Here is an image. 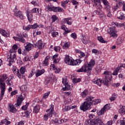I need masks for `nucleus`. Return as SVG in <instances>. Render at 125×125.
I'll return each instance as SVG.
<instances>
[{
  "label": "nucleus",
  "instance_id": "1",
  "mask_svg": "<svg viewBox=\"0 0 125 125\" xmlns=\"http://www.w3.org/2000/svg\"><path fill=\"white\" fill-rule=\"evenodd\" d=\"M25 97H26V96H23L22 94H21L17 100V103H16L14 105H13L12 104H8V111L11 112V113H16L17 112V109H16L15 107H19L20 105L22 104V102H23V100L25 99Z\"/></svg>",
  "mask_w": 125,
  "mask_h": 125
},
{
  "label": "nucleus",
  "instance_id": "2",
  "mask_svg": "<svg viewBox=\"0 0 125 125\" xmlns=\"http://www.w3.org/2000/svg\"><path fill=\"white\" fill-rule=\"evenodd\" d=\"M7 61L9 62L8 66H11L16 61V54L15 52H12V50H10L9 53L8 54Z\"/></svg>",
  "mask_w": 125,
  "mask_h": 125
},
{
  "label": "nucleus",
  "instance_id": "3",
  "mask_svg": "<svg viewBox=\"0 0 125 125\" xmlns=\"http://www.w3.org/2000/svg\"><path fill=\"white\" fill-rule=\"evenodd\" d=\"M103 75H105V77L103 79V83L105 85H108L110 83V81H113V76L109 71H105L104 72Z\"/></svg>",
  "mask_w": 125,
  "mask_h": 125
},
{
  "label": "nucleus",
  "instance_id": "4",
  "mask_svg": "<svg viewBox=\"0 0 125 125\" xmlns=\"http://www.w3.org/2000/svg\"><path fill=\"white\" fill-rule=\"evenodd\" d=\"M85 125H104V123L100 119L95 118L92 120H86Z\"/></svg>",
  "mask_w": 125,
  "mask_h": 125
},
{
  "label": "nucleus",
  "instance_id": "5",
  "mask_svg": "<svg viewBox=\"0 0 125 125\" xmlns=\"http://www.w3.org/2000/svg\"><path fill=\"white\" fill-rule=\"evenodd\" d=\"M92 70V67H90L88 65V63L86 62L81 68L77 69L76 72H78V73H83V72L84 73H88Z\"/></svg>",
  "mask_w": 125,
  "mask_h": 125
},
{
  "label": "nucleus",
  "instance_id": "6",
  "mask_svg": "<svg viewBox=\"0 0 125 125\" xmlns=\"http://www.w3.org/2000/svg\"><path fill=\"white\" fill-rule=\"evenodd\" d=\"M28 35L26 33H22V34H18L17 37H14L13 39L15 41L20 42H22V43H25L26 42V40L23 38H27Z\"/></svg>",
  "mask_w": 125,
  "mask_h": 125
},
{
  "label": "nucleus",
  "instance_id": "7",
  "mask_svg": "<svg viewBox=\"0 0 125 125\" xmlns=\"http://www.w3.org/2000/svg\"><path fill=\"white\" fill-rule=\"evenodd\" d=\"M47 11H53V12H62L63 9L60 7H54L53 5H47L46 7Z\"/></svg>",
  "mask_w": 125,
  "mask_h": 125
},
{
  "label": "nucleus",
  "instance_id": "8",
  "mask_svg": "<svg viewBox=\"0 0 125 125\" xmlns=\"http://www.w3.org/2000/svg\"><path fill=\"white\" fill-rule=\"evenodd\" d=\"M109 109H111V104H105L101 110H98L97 113L98 116H102V115H104L105 113H106V111H108Z\"/></svg>",
  "mask_w": 125,
  "mask_h": 125
},
{
  "label": "nucleus",
  "instance_id": "9",
  "mask_svg": "<svg viewBox=\"0 0 125 125\" xmlns=\"http://www.w3.org/2000/svg\"><path fill=\"white\" fill-rule=\"evenodd\" d=\"M5 83H4L3 80L1 79V77H0V89L1 90V95L0 98L2 99L3 95H4V92H5Z\"/></svg>",
  "mask_w": 125,
  "mask_h": 125
},
{
  "label": "nucleus",
  "instance_id": "10",
  "mask_svg": "<svg viewBox=\"0 0 125 125\" xmlns=\"http://www.w3.org/2000/svg\"><path fill=\"white\" fill-rule=\"evenodd\" d=\"M64 62L67 65H70V66H77L76 60L73 59V58L70 56L65 57Z\"/></svg>",
  "mask_w": 125,
  "mask_h": 125
},
{
  "label": "nucleus",
  "instance_id": "11",
  "mask_svg": "<svg viewBox=\"0 0 125 125\" xmlns=\"http://www.w3.org/2000/svg\"><path fill=\"white\" fill-rule=\"evenodd\" d=\"M91 105L88 104V103L84 102L82 104L80 105V110L83 111V112H85V111H87L90 108Z\"/></svg>",
  "mask_w": 125,
  "mask_h": 125
},
{
  "label": "nucleus",
  "instance_id": "12",
  "mask_svg": "<svg viewBox=\"0 0 125 125\" xmlns=\"http://www.w3.org/2000/svg\"><path fill=\"white\" fill-rule=\"evenodd\" d=\"M109 31H108V34L110 35L111 37L116 39L118 37V34H117V31L115 29L114 27H110L109 29Z\"/></svg>",
  "mask_w": 125,
  "mask_h": 125
},
{
  "label": "nucleus",
  "instance_id": "13",
  "mask_svg": "<svg viewBox=\"0 0 125 125\" xmlns=\"http://www.w3.org/2000/svg\"><path fill=\"white\" fill-rule=\"evenodd\" d=\"M34 45H35L36 47H38L39 49H43V47H44V45H45V43H43L42 40H40L38 41L37 42L34 43Z\"/></svg>",
  "mask_w": 125,
  "mask_h": 125
},
{
  "label": "nucleus",
  "instance_id": "14",
  "mask_svg": "<svg viewBox=\"0 0 125 125\" xmlns=\"http://www.w3.org/2000/svg\"><path fill=\"white\" fill-rule=\"evenodd\" d=\"M14 12H15V16H18L21 19L23 20V14H22V12L21 11H18L17 7H16L15 9H13Z\"/></svg>",
  "mask_w": 125,
  "mask_h": 125
},
{
  "label": "nucleus",
  "instance_id": "15",
  "mask_svg": "<svg viewBox=\"0 0 125 125\" xmlns=\"http://www.w3.org/2000/svg\"><path fill=\"white\" fill-rule=\"evenodd\" d=\"M46 112H49L47 115L49 116V118H51L52 115H53V112H54V105L51 104L50 105V108L47 110Z\"/></svg>",
  "mask_w": 125,
  "mask_h": 125
},
{
  "label": "nucleus",
  "instance_id": "16",
  "mask_svg": "<svg viewBox=\"0 0 125 125\" xmlns=\"http://www.w3.org/2000/svg\"><path fill=\"white\" fill-rule=\"evenodd\" d=\"M97 6L98 9L97 10L94 11V14L95 15H103V11H102L101 9H102V8H99V4H98L96 5Z\"/></svg>",
  "mask_w": 125,
  "mask_h": 125
},
{
  "label": "nucleus",
  "instance_id": "17",
  "mask_svg": "<svg viewBox=\"0 0 125 125\" xmlns=\"http://www.w3.org/2000/svg\"><path fill=\"white\" fill-rule=\"evenodd\" d=\"M45 73V70L44 69H42V70H37L36 72H35V74L36 76V77L38 78V77H40V76H42L43 74H44Z\"/></svg>",
  "mask_w": 125,
  "mask_h": 125
},
{
  "label": "nucleus",
  "instance_id": "18",
  "mask_svg": "<svg viewBox=\"0 0 125 125\" xmlns=\"http://www.w3.org/2000/svg\"><path fill=\"white\" fill-rule=\"evenodd\" d=\"M0 34L5 37V38H8L9 37V31H5V30L3 29H0Z\"/></svg>",
  "mask_w": 125,
  "mask_h": 125
},
{
  "label": "nucleus",
  "instance_id": "19",
  "mask_svg": "<svg viewBox=\"0 0 125 125\" xmlns=\"http://www.w3.org/2000/svg\"><path fill=\"white\" fill-rule=\"evenodd\" d=\"M12 70L14 73L17 75L19 79H21V74H20V73L19 72V69H18L17 67L13 66Z\"/></svg>",
  "mask_w": 125,
  "mask_h": 125
},
{
  "label": "nucleus",
  "instance_id": "20",
  "mask_svg": "<svg viewBox=\"0 0 125 125\" xmlns=\"http://www.w3.org/2000/svg\"><path fill=\"white\" fill-rule=\"evenodd\" d=\"M85 59V57L83 58V57H80L79 56L78 59H77L75 60V62L76 63V66L80 65L83 62V61H84Z\"/></svg>",
  "mask_w": 125,
  "mask_h": 125
},
{
  "label": "nucleus",
  "instance_id": "21",
  "mask_svg": "<svg viewBox=\"0 0 125 125\" xmlns=\"http://www.w3.org/2000/svg\"><path fill=\"white\" fill-rule=\"evenodd\" d=\"M85 102L88 103V104L91 106L93 104V97H88L86 98V101Z\"/></svg>",
  "mask_w": 125,
  "mask_h": 125
},
{
  "label": "nucleus",
  "instance_id": "22",
  "mask_svg": "<svg viewBox=\"0 0 125 125\" xmlns=\"http://www.w3.org/2000/svg\"><path fill=\"white\" fill-rule=\"evenodd\" d=\"M117 17L120 20H124L125 19V14L123 12H118L117 14Z\"/></svg>",
  "mask_w": 125,
  "mask_h": 125
},
{
  "label": "nucleus",
  "instance_id": "23",
  "mask_svg": "<svg viewBox=\"0 0 125 125\" xmlns=\"http://www.w3.org/2000/svg\"><path fill=\"white\" fill-rule=\"evenodd\" d=\"M81 41L83 42L84 44H87L89 42V40L86 39V38L84 35H82L81 38Z\"/></svg>",
  "mask_w": 125,
  "mask_h": 125
},
{
  "label": "nucleus",
  "instance_id": "24",
  "mask_svg": "<svg viewBox=\"0 0 125 125\" xmlns=\"http://www.w3.org/2000/svg\"><path fill=\"white\" fill-rule=\"evenodd\" d=\"M33 47H34V45L31 43H28L24 46V48L26 51H30V50H32V48H33Z\"/></svg>",
  "mask_w": 125,
  "mask_h": 125
},
{
  "label": "nucleus",
  "instance_id": "25",
  "mask_svg": "<svg viewBox=\"0 0 125 125\" xmlns=\"http://www.w3.org/2000/svg\"><path fill=\"white\" fill-rule=\"evenodd\" d=\"M26 16L28 18V21L30 23L33 21V15L31 12H30L29 11H28L26 12Z\"/></svg>",
  "mask_w": 125,
  "mask_h": 125
},
{
  "label": "nucleus",
  "instance_id": "26",
  "mask_svg": "<svg viewBox=\"0 0 125 125\" xmlns=\"http://www.w3.org/2000/svg\"><path fill=\"white\" fill-rule=\"evenodd\" d=\"M121 69L122 68L121 67V66L116 67L113 71L112 75H113V76H118V74Z\"/></svg>",
  "mask_w": 125,
  "mask_h": 125
},
{
  "label": "nucleus",
  "instance_id": "27",
  "mask_svg": "<svg viewBox=\"0 0 125 125\" xmlns=\"http://www.w3.org/2000/svg\"><path fill=\"white\" fill-rule=\"evenodd\" d=\"M93 82L95 84H97L99 86H101L102 83H103V81H102V79H97V80L93 81Z\"/></svg>",
  "mask_w": 125,
  "mask_h": 125
},
{
  "label": "nucleus",
  "instance_id": "28",
  "mask_svg": "<svg viewBox=\"0 0 125 125\" xmlns=\"http://www.w3.org/2000/svg\"><path fill=\"white\" fill-rule=\"evenodd\" d=\"M62 29L64 31V32L63 33L64 36H65L66 34H68V33H70V32H71V30H67V27L65 25L62 26Z\"/></svg>",
  "mask_w": 125,
  "mask_h": 125
},
{
  "label": "nucleus",
  "instance_id": "29",
  "mask_svg": "<svg viewBox=\"0 0 125 125\" xmlns=\"http://www.w3.org/2000/svg\"><path fill=\"white\" fill-rule=\"evenodd\" d=\"M11 122L10 121H8L7 119H5L2 120V121H1L0 123V125H2L3 124L6 125H10L11 124Z\"/></svg>",
  "mask_w": 125,
  "mask_h": 125
},
{
  "label": "nucleus",
  "instance_id": "30",
  "mask_svg": "<svg viewBox=\"0 0 125 125\" xmlns=\"http://www.w3.org/2000/svg\"><path fill=\"white\" fill-rule=\"evenodd\" d=\"M87 94H88V90L85 89L81 93V95L83 98H84L85 97H86Z\"/></svg>",
  "mask_w": 125,
  "mask_h": 125
},
{
  "label": "nucleus",
  "instance_id": "31",
  "mask_svg": "<svg viewBox=\"0 0 125 125\" xmlns=\"http://www.w3.org/2000/svg\"><path fill=\"white\" fill-rule=\"evenodd\" d=\"M92 2H94L96 5L99 4V8H102V6L100 4V0H91Z\"/></svg>",
  "mask_w": 125,
  "mask_h": 125
},
{
  "label": "nucleus",
  "instance_id": "32",
  "mask_svg": "<svg viewBox=\"0 0 125 125\" xmlns=\"http://www.w3.org/2000/svg\"><path fill=\"white\" fill-rule=\"evenodd\" d=\"M41 109V106L39 105H36L33 109V112L35 113H39L40 112V109Z\"/></svg>",
  "mask_w": 125,
  "mask_h": 125
},
{
  "label": "nucleus",
  "instance_id": "33",
  "mask_svg": "<svg viewBox=\"0 0 125 125\" xmlns=\"http://www.w3.org/2000/svg\"><path fill=\"white\" fill-rule=\"evenodd\" d=\"M88 65L91 67L92 68L94 65H95V61L94 60H91L88 63Z\"/></svg>",
  "mask_w": 125,
  "mask_h": 125
},
{
  "label": "nucleus",
  "instance_id": "34",
  "mask_svg": "<svg viewBox=\"0 0 125 125\" xmlns=\"http://www.w3.org/2000/svg\"><path fill=\"white\" fill-rule=\"evenodd\" d=\"M20 72L21 75H24L25 72H26V67L25 66H22L20 69Z\"/></svg>",
  "mask_w": 125,
  "mask_h": 125
},
{
  "label": "nucleus",
  "instance_id": "35",
  "mask_svg": "<svg viewBox=\"0 0 125 125\" xmlns=\"http://www.w3.org/2000/svg\"><path fill=\"white\" fill-rule=\"evenodd\" d=\"M51 83V80L49 79H47L45 80L44 82V84L47 86H48V85H50V84Z\"/></svg>",
  "mask_w": 125,
  "mask_h": 125
},
{
  "label": "nucleus",
  "instance_id": "36",
  "mask_svg": "<svg viewBox=\"0 0 125 125\" xmlns=\"http://www.w3.org/2000/svg\"><path fill=\"white\" fill-rule=\"evenodd\" d=\"M17 49H18V46H17V45L16 44H14L13 46H12V49H11V50H12V52H16V51H17Z\"/></svg>",
  "mask_w": 125,
  "mask_h": 125
},
{
  "label": "nucleus",
  "instance_id": "37",
  "mask_svg": "<svg viewBox=\"0 0 125 125\" xmlns=\"http://www.w3.org/2000/svg\"><path fill=\"white\" fill-rule=\"evenodd\" d=\"M31 113H32L31 109H28L26 111L24 112V114L26 116V118H29V117H30V114H31Z\"/></svg>",
  "mask_w": 125,
  "mask_h": 125
},
{
  "label": "nucleus",
  "instance_id": "38",
  "mask_svg": "<svg viewBox=\"0 0 125 125\" xmlns=\"http://www.w3.org/2000/svg\"><path fill=\"white\" fill-rule=\"evenodd\" d=\"M32 29L31 25L29 24L26 26H23V30H24V31H27V32L28 31H30V29Z\"/></svg>",
  "mask_w": 125,
  "mask_h": 125
},
{
  "label": "nucleus",
  "instance_id": "39",
  "mask_svg": "<svg viewBox=\"0 0 125 125\" xmlns=\"http://www.w3.org/2000/svg\"><path fill=\"white\" fill-rule=\"evenodd\" d=\"M23 61L25 62L26 61H30L31 60V56L30 55H27L25 56L23 59Z\"/></svg>",
  "mask_w": 125,
  "mask_h": 125
},
{
  "label": "nucleus",
  "instance_id": "40",
  "mask_svg": "<svg viewBox=\"0 0 125 125\" xmlns=\"http://www.w3.org/2000/svg\"><path fill=\"white\" fill-rule=\"evenodd\" d=\"M6 82V84H7V85H9V86H13V83L10 79L7 80Z\"/></svg>",
  "mask_w": 125,
  "mask_h": 125
},
{
  "label": "nucleus",
  "instance_id": "41",
  "mask_svg": "<svg viewBox=\"0 0 125 125\" xmlns=\"http://www.w3.org/2000/svg\"><path fill=\"white\" fill-rule=\"evenodd\" d=\"M117 98V95H116V94H113L112 96L109 98V100H110V101L113 102V101H115V100H116V99Z\"/></svg>",
  "mask_w": 125,
  "mask_h": 125
},
{
  "label": "nucleus",
  "instance_id": "42",
  "mask_svg": "<svg viewBox=\"0 0 125 125\" xmlns=\"http://www.w3.org/2000/svg\"><path fill=\"white\" fill-rule=\"evenodd\" d=\"M70 1H69V0H66L65 1H62V7H63V8H65L66 7V5L67 4V3H68V2H69Z\"/></svg>",
  "mask_w": 125,
  "mask_h": 125
},
{
  "label": "nucleus",
  "instance_id": "43",
  "mask_svg": "<svg viewBox=\"0 0 125 125\" xmlns=\"http://www.w3.org/2000/svg\"><path fill=\"white\" fill-rule=\"evenodd\" d=\"M53 124H59V125H61L62 124V122L60 120L57 119H55L54 120L52 121Z\"/></svg>",
  "mask_w": 125,
  "mask_h": 125
},
{
  "label": "nucleus",
  "instance_id": "44",
  "mask_svg": "<svg viewBox=\"0 0 125 125\" xmlns=\"http://www.w3.org/2000/svg\"><path fill=\"white\" fill-rule=\"evenodd\" d=\"M119 112L120 114H125V106H122V107L119 109Z\"/></svg>",
  "mask_w": 125,
  "mask_h": 125
},
{
  "label": "nucleus",
  "instance_id": "45",
  "mask_svg": "<svg viewBox=\"0 0 125 125\" xmlns=\"http://www.w3.org/2000/svg\"><path fill=\"white\" fill-rule=\"evenodd\" d=\"M98 40L99 41V42H102V43H105V41L104 40L102 36H99L98 37Z\"/></svg>",
  "mask_w": 125,
  "mask_h": 125
},
{
  "label": "nucleus",
  "instance_id": "46",
  "mask_svg": "<svg viewBox=\"0 0 125 125\" xmlns=\"http://www.w3.org/2000/svg\"><path fill=\"white\" fill-rule=\"evenodd\" d=\"M47 29L48 31L49 30V34H50L52 31H54V28L52 27V26H47Z\"/></svg>",
  "mask_w": 125,
  "mask_h": 125
},
{
  "label": "nucleus",
  "instance_id": "47",
  "mask_svg": "<svg viewBox=\"0 0 125 125\" xmlns=\"http://www.w3.org/2000/svg\"><path fill=\"white\" fill-rule=\"evenodd\" d=\"M100 102H101V100L100 99L93 100V105H96V104H98Z\"/></svg>",
  "mask_w": 125,
  "mask_h": 125
},
{
  "label": "nucleus",
  "instance_id": "48",
  "mask_svg": "<svg viewBox=\"0 0 125 125\" xmlns=\"http://www.w3.org/2000/svg\"><path fill=\"white\" fill-rule=\"evenodd\" d=\"M70 46V43L69 42L65 43L63 45V49H67Z\"/></svg>",
  "mask_w": 125,
  "mask_h": 125
},
{
  "label": "nucleus",
  "instance_id": "49",
  "mask_svg": "<svg viewBox=\"0 0 125 125\" xmlns=\"http://www.w3.org/2000/svg\"><path fill=\"white\" fill-rule=\"evenodd\" d=\"M51 35L53 38H57V36H58V32L56 31H53L51 33Z\"/></svg>",
  "mask_w": 125,
  "mask_h": 125
},
{
  "label": "nucleus",
  "instance_id": "50",
  "mask_svg": "<svg viewBox=\"0 0 125 125\" xmlns=\"http://www.w3.org/2000/svg\"><path fill=\"white\" fill-rule=\"evenodd\" d=\"M29 106V103H27L26 105H24L21 107L22 110H23V111H26L27 109H28V107Z\"/></svg>",
  "mask_w": 125,
  "mask_h": 125
},
{
  "label": "nucleus",
  "instance_id": "51",
  "mask_svg": "<svg viewBox=\"0 0 125 125\" xmlns=\"http://www.w3.org/2000/svg\"><path fill=\"white\" fill-rule=\"evenodd\" d=\"M21 91H26L27 90V86L23 85L20 87Z\"/></svg>",
  "mask_w": 125,
  "mask_h": 125
},
{
  "label": "nucleus",
  "instance_id": "52",
  "mask_svg": "<svg viewBox=\"0 0 125 125\" xmlns=\"http://www.w3.org/2000/svg\"><path fill=\"white\" fill-rule=\"evenodd\" d=\"M69 110H71V106H65L63 108V112H67V111H69Z\"/></svg>",
  "mask_w": 125,
  "mask_h": 125
},
{
  "label": "nucleus",
  "instance_id": "53",
  "mask_svg": "<svg viewBox=\"0 0 125 125\" xmlns=\"http://www.w3.org/2000/svg\"><path fill=\"white\" fill-rule=\"evenodd\" d=\"M30 26L31 27V29H37L40 27L38 23H34L33 25H30Z\"/></svg>",
  "mask_w": 125,
  "mask_h": 125
},
{
  "label": "nucleus",
  "instance_id": "54",
  "mask_svg": "<svg viewBox=\"0 0 125 125\" xmlns=\"http://www.w3.org/2000/svg\"><path fill=\"white\" fill-rule=\"evenodd\" d=\"M31 4H33L34 5V6H38L39 5V1L35 0V1H32L31 2Z\"/></svg>",
  "mask_w": 125,
  "mask_h": 125
},
{
  "label": "nucleus",
  "instance_id": "55",
  "mask_svg": "<svg viewBox=\"0 0 125 125\" xmlns=\"http://www.w3.org/2000/svg\"><path fill=\"white\" fill-rule=\"evenodd\" d=\"M0 77H1V80H3V81H5V80H6V79L8 78L7 75L5 74H3L2 76H0Z\"/></svg>",
  "mask_w": 125,
  "mask_h": 125
},
{
  "label": "nucleus",
  "instance_id": "56",
  "mask_svg": "<svg viewBox=\"0 0 125 125\" xmlns=\"http://www.w3.org/2000/svg\"><path fill=\"white\" fill-rule=\"evenodd\" d=\"M49 94H50V91H48L47 93H45V94H44L43 96V99H46L47 98V97H48V96L49 95Z\"/></svg>",
  "mask_w": 125,
  "mask_h": 125
},
{
  "label": "nucleus",
  "instance_id": "57",
  "mask_svg": "<svg viewBox=\"0 0 125 125\" xmlns=\"http://www.w3.org/2000/svg\"><path fill=\"white\" fill-rule=\"evenodd\" d=\"M114 24L116 27H118V28H121V27H123L124 26V23H119L117 22H114Z\"/></svg>",
  "mask_w": 125,
  "mask_h": 125
},
{
  "label": "nucleus",
  "instance_id": "58",
  "mask_svg": "<svg viewBox=\"0 0 125 125\" xmlns=\"http://www.w3.org/2000/svg\"><path fill=\"white\" fill-rule=\"evenodd\" d=\"M34 74H35V69H33L31 70V72H30V74L28 76V78H32L33 76H34Z\"/></svg>",
  "mask_w": 125,
  "mask_h": 125
},
{
  "label": "nucleus",
  "instance_id": "59",
  "mask_svg": "<svg viewBox=\"0 0 125 125\" xmlns=\"http://www.w3.org/2000/svg\"><path fill=\"white\" fill-rule=\"evenodd\" d=\"M65 85V90H69V89H70V85H69V84L66 83L64 84Z\"/></svg>",
  "mask_w": 125,
  "mask_h": 125
},
{
  "label": "nucleus",
  "instance_id": "60",
  "mask_svg": "<svg viewBox=\"0 0 125 125\" xmlns=\"http://www.w3.org/2000/svg\"><path fill=\"white\" fill-rule=\"evenodd\" d=\"M63 22L64 24H67L69 21H71V18H67L66 19H64L63 20Z\"/></svg>",
  "mask_w": 125,
  "mask_h": 125
},
{
  "label": "nucleus",
  "instance_id": "61",
  "mask_svg": "<svg viewBox=\"0 0 125 125\" xmlns=\"http://www.w3.org/2000/svg\"><path fill=\"white\" fill-rule=\"evenodd\" d=\"M52 22H55L57 19H58V17L56 15H53L52 17Z\"/></svg>",
  "mask_w": 125,
  "mask_h": 125
},
{
  "label": "nucleus",
  "instance_id": "62",
  "mask_svg": "<svg viewBox=\"0 0 125 125\" xmlns=\"http://www.w3.org/2000/svg\"><path fill=\"white\" fill-rule=\"evenodd\" d=\"M60 49H61V48L60 46H55L54 47V50L56 51V52H59L60 51Z\"/></svg>",
  "mask_w": 125,
  "mask_h": 125
},
{
  "label": "nucleus",
  "instance_id": "63",
  "mask_svg": "<svg viewBox=\"0 0 125 125\" xmlns=\"http://www.w3.org/2000/svg\"><path fill=\"white\" fill-rule=\"evenodd\" d=\"M105 9L106 10V11H110L111 9V6H110V5H106L105 6Z\"/></svg>",
  "mask_w": 125,
  "mask_h": 125
},
{
  "label": "nucleus",
  "instance_id": "64",
  "mask_svg": "<svg viewBox=\"0 0 125 125\" xmlns=\"http://www.w3.org/2000/svg\"><path fill=\"white\" fill-rule=\"evenodd\" d=\"M120 125H125V117L120 121Z\"/></svg>",
  "mask_w": 125,
  "mask_h": 125
}]
</instances>
